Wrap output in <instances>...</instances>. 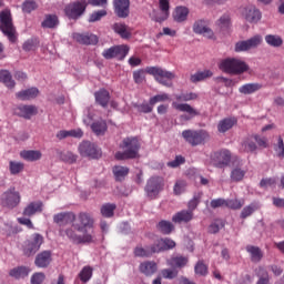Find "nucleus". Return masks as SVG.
Returning a JSON list of instances; mask_svg holds the SVG:
<instances>
[{"label":"nucleus","instance_id":"nucleus-1","mask_svg":"<svg viewBox=\"0 0 284 284\" xmlns=\"http://www.w3.org/2000/svg\"><path fill=\"white\" fill-rule=\"evenodd\" d=\"M54 223L60 225V236H68L72 243H92L94 241V219L91 214L64 212L53 216Z\"/></svg>","mask_w":284,"mask_h":284},{"label":"nucleus","instance_id":"nucleus-2","mask_svg":"<svg viewBox=\"0 0 284 284\" xmlns=\"http://www.w3.org/2000/svg\"><path fill=\"white\" fill-rule=\"evenodd\" d=\"M145 74H151L158 83H161V85H165L166 88H172V80L175 77L174 73L159 67H148L145 70L134 71L133 81L138 84L143 83V81H145Z\"/></svg>","mask_w":284,"mask_h":284},{"label":"nucleus","instance_id":"nucleus-3","mask_svg":"<svg viewBox=\"0 0 284 284\" xmlns=\"http://www.w3.org/2000/svg\"><path fill=\"white\" fill-rule=\"evenodd\" d=\"M121 148L123 152L119 151L115 153V159L118 161H125V159H136L139 156L141 142L136 138H126L123 140Z\"/></svg>","mask_w":284,"mask_h":284},{"label":"nucleus","instance_id":"nucleus-4","mask_svg":"<svg viewBox=\"0 0 284 284\" xmlns=\"http://www.w3.org/2000/svg\"><path fill=\"white\" fill-rule=\"evenodd\" d=\"M0 30L8 37L11 43L17 41V29H14V24L12 23L10 9H4L0 12Z\"/></svg>","mask_w":284,"mask_h":284},{"label":"nucleus","instance_id":"nucleus-5","mask_svg":"<svg viewBox=\"0 0 284 284\" xmlns=\"http://www.w3.org/2000/svg\"><path fill=\"white\" fill-rule=\"evenodd\" d=\"M248 69L247 63L236 58H227L220 62V70L229 74H243V72H247Z\"/></svg>","mask_w":284,"mask_h":284},{"label":"nucleus","instance_id":"nucleus-6","mask_svg":"<svg viewBox=\"0 0 284 284\" xmlns=\"http://www.w3.org/2000/svg\"><path fill=\"white\" fill-rule=\"evenodd\" d=\"M182 136L191 145H201V143H205V141L210 139V134L203 130L201 131L185 130L182 132Z\"/></svg>","mask_w":284,"mask_h":284},{"label":"nucleus","instance_id":"nucleus-7","mask_svg":"<svg viewBox=\"0 0 284 284\" xmlns=\"http://www.w3.org/2000/svg\"><path fill=\"white\" fill-rule=\"evenodd\" d=\"M263 43V36L255 34L247 40H242L235 43V52H247L248 50H255Z\"/></svg>","mask_w":284,"mask_h":284},{"label":"nucleus","instance_id":"nucleus-8","mask_svg":"<svg viewBox=\"0 0 284 284\" xmlns=\"http://www.w3.org/2000/svg\"><path fill=\"white\" fill-rule=\"evenodd\" d=\"M165 182L161 176H153L148 181L145 192L150 199H156L159 192L163 190Z\"/></svg>","mask_w":284,"mask_h":284},{"label":"nucleus","instance_id":"nucleus-9","mask_svg":"<svg viewBox=\"0 0 284 284\" xmlns=\"http://www.w3.org/2000/svg\"><path fill=\"white\" fill-rule=\"evenodd\" d=\"M85 8H88V1L80 0L68 4L64 8V12L69 19H79L85 12Z\"/></svg>","mask_w":284,"mask_h":284},{"label":"nucleus","instance_id":"nucleus-10","mask_svg":"<svg viewBox=\"0 0 284 284\" xmlns=\"http://www.w3.org/2000/svg\"><path fill=\"white\" fill-rule=\"evenodd\" d=\"M232 161V153L227 150H221L211 155V164L215 168H226Z\"/></svg>","mask_w":284,"mask_h":284},{"label":"nucleus","instance_id":"nucleus-11","mask_svg":"<svg viewBox=\"0 0 284 284\" xmlns=\"http://www.w3.org/2000/svg\"><path fill=\"white\" fill-rule=\"evenodd\" d=\"M41 245H43V237L41 234L34 233L31 239L24 243L23 252L27 256H32V254L39 252Z\"/></svg>","mask_w":284,"mask_h":284},{"label":"nucleus","instance_id":"nucleus-12","mask_svg":"<svg viewBox=\"0 0 284 284\" xmlns=\"http://www.w3.org/2000/svg\"><path fill=\"white\" fill-rule=\"evenodd\" d=\"M172 105L174 110H178V112L185 113L180 116L181 121H190L194 119V116H199V111L187 103L173 102Z\"/></svg>","mask_w":284,"mask_h":284},{"label":"nucleus","instance_id":"nucleus-13","mask_svg":"<svg viewBox=\"0 0 284 284\" xmlns=\"http://www.w3.org/2000/svg\"><path fill=\"white\" fill-rule=\"evenodd\" d=\"M160 12L153 11L150 17L153 21L161 23L170 17V0H159Z\"/></svg>","mask_w":284,"mask_h":284},{"label":"nucleus","instance_id":"nucleus-14","mask_svg":"<svg viewBox=\"0 0 284 284\" xmlns=\"http://www.w3.org/2000/svg\"><path fill=\"white\" fill-rule=\"evenodd\" d=\"M79 153L81 156H89V159H99L101 156V150L88 141L79 145Z\"/></svg>","mask_w":284,"mask_h":284},{"label":"nucleus","instance_id":"nucleus-15","mask_svg":"<svg viewBox=\"0 0 284 284\" xmlns=\"http://www.w3.org/2000/svg\"><path fill=\"white\" fill-rule=\"evenodd\" d=\"M2 205L6 207H17L21 203V195L14 189L4 192L1 196Z\"/></svg>","mask_w":284,"mask_h":284},{"label":"nucleus","instance_id":"nucleus-16","mask_svg":"<svg viewBox=\"0 0 284 284\" xmlns=\"http://www.w3.org/2000/svg\"><path fill=\"white\" fill-rule=\"evenodd\" d=\"M92 121H94V118H92L91 114H89L83 119L84 125H91V130L92 132H94V134H97V136H101V134H105V131L108 130V124L105 123V121L100 120L93 123Z\"/></svg>","mask_w":284,"mask_h":284},{"label":"nucleus","instance_id":"nucleus-17","mask_svg":"<svg viewBox=\"0 0 284 284\" xmlns=\"http://www.w3.org/2000/svg\"><path fill=\"white\" fill-rule=\"evenodd\" d=\"M113 8L120 19L130 17V0H113Z\"/></svg>","mask_w":284,"mask_h":284},{"label":"nucleus","instance_id":"nucleus-18","mask_svg":"<svg viewBox=\"0 0 284 284\" xmlns=\"http://www.w3.org/2000/svg\"><path fill=\"white\" fill-rule=\"evenodd\" d=\"M193 32L195 34H202L206 37V39H214V31L207 27V22L205 20H197L193 24Z\"/></svg>","mask_w":284,"mask_h":284},{"label":"nucleus","instance_id":"nucleus-19","mask_svg":"<svg viewBox=\"0 0 284 284\" xmlns=\"http://www.w3.org/2000/svg\"><path fill=\"white\" fill-rule=\"evenodd\" d=\"M38 112L39 109L34 105L20 104L14 109V114L22 116L23 119H32Z\"/></svg>","mask_w":284,"mask_h":284},{"label":"nucleus","instance_id":"nucleus-20","mask_svg":"<svg viewBox=\"0 0 284 284\" xmlns=\"http://www.w3.org/2000/svg\"><path fill=\"white\" fill-rule=\"evenodd\" d=\"M242 16L248 23H258L262 17L261 11L256 9V7H246L243 10Z\"/></svg>","mask_w":284,"mask_h":284},{"label":"nucleus","instance_id":"nucleus-21","mask_svg":"<svg viewBox=\"0 0 284 284\" xmlns=\"http://www.w3.org/2000/svg\"><path fill=\"white\" fill-rule=\"evenodd\" d=\"M113 31L121 37V39H131L133 29L123 22H116L112 26Z\"/></svg>","mask_w":284,"mask_h":284},{"label":"nucleus","instance_id":"nucleus-22","mask_svg":"<svg viewBox=\"0 0 284 284\" xmlns=\"http://www.w3.org/2000/svg\"><path fill=\"white\" fill-rule=\"evenodd\" d=\"M187 263H190V258L183 255H173L169 260H166V265H169V267H178L180 270L185 267Z\"/></svg>","mask_w":284,"mask_h":284},{"label":"nucleus","instance_id":"nucleus-23","mask_svg":"<svg viewBox=\"0 0 284 284\" xmlns=\"http://www.w3.org/2000/svg\"><path fill=\"white\" fill-rule=\"evenodd\" d=\"M73 39L84 45H97L99 43V38L95 34L73 33Z\"/></svg>","mask_w":284,"mask_h":284},{"label":"nucleus","instance_id":"nucleus-24","mask_svg":"<svg viewBox=\"0 0 284 284\" xmlns=\"http://www.w3.org/2000/svg\"><path fill=\"white\" fill-rule=\"evenodd\" d=\"M139 270L141 274H144V276H153V274H156L159 265L156 262L145 261L140 264Z\"/></svg>","mask_w":284,"mask_h":284},{"label":"nucleus","instance_id":"nucleus-25","mask_svg":"<svg viewBox=\"0 0 284 284\" xmlns=\"http://www.w3.org/2000/svg\"><path fill=\"white\" fill-rule=\"evenodd\" d=\"M176 247V242L171 239H161L156 245L153 246V252H165V250H172Z\"/></svg>","mask_w":284,"mask_h":284},{"label":"nucleus","instance_id":"nucleus-26","mask_svg":"<svg viewBox=\"0 0 284 284\" xmlns=\"http://www.w3.org/2000/svg\"><path fill=\"white\" fill-rule=\"evenodd\" d=\"M40 212H43V202L41 201L31 202L23 210L24 216H34V214Z\"/></svg>","mask_w":284,"mask_h":284},{"label":"nucleus","instance_id":"nucleus-27","mask_svg":"<svg viewBox=\"0 0 284 284\" xmlns=\"http://www.w3.org/2000/svg\"><path fill=\"white\" fill-rule=\"evenodd\" d=\"M50 263H52V253L50 251L38 254L34 262L37 267H48Z\"/></svg>","mask_w":284,"mask_h":284},{"label":"nucleus","instance_id":"nucleus-28","mask_svg":"<svg viewBox=\"0 0 284 284\" xmlns=\"http://www.w3.org/2000/svg\"><path fill=\"white\" fill-rule=\"evenodd\" d=\"M16 97L17 99H20V101H30L31 99H37L39 97V89L30 88L27 90H22L16 93Z\"/></svg>","mask_w":284,"mask_h":284},{"label":"nucleus","instance_id":"nucleus-29","mask_svg":"<svg viewBox=\"0 0 284 284\" xmlns=\"http://www.w3.org/2000/svg\"><path fill=\"white\" fill-rule=\"evenodd\" d=\"M194 219V213L192 211L183 210L173 215V223H190Z\"/></svg>","mask_w":284,"mask_h":284},{"label":"nucleus","instance_id":"nucleus-30","mask_svg":"<svg viewBox=\"0 0 284 284\" xmlns=\"http://www.w3.org/2000/svg\"><path fill=\"white\" fill-rule=\"evenodd\" d=\"M20 156L24 161L34 162L41 161V156H43V154L39 150H24L20 153Z\"/></svg>","mask_w":284,"mask_h":284},{"label":"nucleus","instance_id":"nucleus-31","mask_svg":"<svg viewBox=\"0 0 284 284\" xmlns=\"http://www.w3.org/2000/svg\"><path fill=\"white\" fill-rule=\"evenodd\" d=\"M68 136H72L73 139H81V136H83V131H81V129H72L69 131L61 130L57 133V139L60 141L68 139Z\"/></svg>","mask_w":284,"mask_h":284},{"label":"nucleus","instance_id":"nucleus-32","mask_svg":"<svg viewBox=\"0 0 284 284\" xmlns=\"http://www.w3.org/2000/svg\"><path fill=\"white\" fill-rule=\"evenodd\" d=\"M190 14V9L186 7H176L173 12V19L178 23H183L187 19V16Z\"/></svg>","mask_w":284,"mask_h":284},{"label":"nucleus","instance_id":"nucleus-33","mask_svg":"<svg viewBox=\"0 0 284 284\" xmlns=\"http://www.w3.org/2000/svg\"><path fill=\"white\" fill-rule=\"evenodd\" d=\"M97 103L105 108L108 103H110V92L105 89H101L100 91L95 92L94 94Z\"/></svg>","mask_w":284,"mask_h":284},{"label":"nucleus","instance_id":"nucleus-34","mask_svg":"<svg viewBox=\"0 0 284 284\" xmlns=\"http://www.w3.org/2000/svg\"><path fill=\"white\" fill-rule=\"evenodd\" d=\"M240 152H256V143L254 142L253 135L250 138H246L240 146Z\"/></svg>","mask_w":284,"mask_h":284},{"label":"nucleus","instance_id":"nucleus-35","mask_svg":"<svg viewBox=\"0 0 284 284\" xmlns=\"http://www.w3.org/2000/svg\"><path fill=\"white\" fill-rule=\"evenodd\" d=\"M246 252H248L253 263H260V261L263 258V251H261L257 246L248 245L246 246Z\"/></svg>","mask_w":284,"mask_h":284},{"label":"nucleus","instance_id":"nucleus-36","mask_svg":"<svg viewBox=\"0 0 284 284\" xmlns=\"http://www.w3.org/2000/svg\"><path fill=\"white\" fill-rule=\"evenodd\" d=\"M261 88H263L261 83H246L239 89V92H241V94H254V92H258Z\"/></svg>","mask_w":284,"mask_h":284},{"label":"nucleus","instance_id":"nucleus-37","mask_svg":"<svg viewBox=\"0 0 284 284\" xmlns=\"http://www.w3.org/2000/svg\"><path fill=\"white\" fill-rule=\"evenodd\" d=\"M265 42L267 45H271V48H281V45H283V38L277 34H267L265 36Z\"/></svg>","mask_w":284,"mask_h":284},{"label":"nucleus","instance_id":"nucleus-38","mask_svg":"<svg viewBox=\"0 0 284 284\" xmlns=\"http://www.w3.org/2000/svg\"><path fill=\"white\" fill-rule=\"evenodd\" d=\"M0 83H4L7 88H14L16 83L12 80V74L8 70L0 71Z\"/></svg>","mask_w":284,"mask_h":284},{"label":"nucleus","instance_id":"nucleus-39","mask_svg":"<svg viewBox=\"0 0 284 284\" xmlns=\"http://www.w3.org/2000/svg\"><path fill=\"white\" fill-rule=\"evenodd\" d=\"M9 274L13 278H26V276L30 274V268L26 266L16 267V268H12Z\"/></svg>","mask_w":284,"mask_h":284},{"label":"nucleus","instance_id":"nucleus-40","mask_svg":"<svg viewBox=\"0 0 284 284\" xmlns=\"http://www.w3.org/2000/svg\"><path fill=\"white\" fill-rule=\"evenodd\" d=\"M210 77H212V71L210 70L199 71L191 75V82L199 83L201 81H205V79H210Z\"/></svg>","mask_w":284,"mask_h":284},{"label":"nucleus","instance_id":"nucleus-41","mask_svg":"<svg viewBox=\"0 0 284 284\" xmlns=\"http://www.w3.org/2000/svg\"><path fill=\"white\" fill-rule=\"evenodd\" d=\"M236 124V119H224L219 123L217 130L219 132H227V130H232Z\"/></svg>","mask_w":284,"mask_h":284},{"label":"nucleus","instance_id":"nucleus-42","mask_svg":"<svg viewBox=\"0 0 284 284\" xmlns=\"http://www.w3.org/2000/svg\"><path fill=\"white\" fill-rule=\"evenodd\" d=\"M57 26H59V18L55 14H48L42 21V28L52 29L57 28Z\"/></svg>","mask_w":284,"mask_h":284},{"label":"nucleus","instance_id":"nucleus-43","mask_svg":"<svg viewBox=\"0 0 284 284\" xmlns=\"http://www.w3.org/2000/svg\"><path fill=\"white\" fill-rule=\"evenodd\" d=\"M130 52V47L128 44L115 45V59L123 61L128 53Z\"/></svg>","mask_w":284,"mask_h":284},{"label":"nucleus","instance_id":"nucleus-44","mask_svg":"<svg viewBox=\"0 0 284 284\" xmlns=\"http://www.w3.org/2000/svg\"><path fill=\"white\" fill-rule=\"evenodd\" d=\"M256 274L260 278L256 284H270V275L267 274V270H265L263 266H260L256 270Z\"/></svg>","mask_w":284,"mask_h":284},{"label":"nucleus","instance_id":"nucleus-45","mask_svg":"<svg viewBox=\"0 0 284 284\" xmlns=\"http://www.w3.org/2000/svg\"><path fill=\"white\" fill-rule=\"evenodd\" d=\"M130 170L125 166H114L113 168V174L116 179V181H123L125 176H128Z\"/></svg>","mask_w":284,"mask_h":284},{"label":"nucleus","instance_id":"nucleus-46","mask_svg":"<svg viewBox=\"0 0 284 284\" xmlns=\"http://www.w3.org/2000/svg\"><path fill=\"white\" fill-rule=\"evenodd\" d=\"M187 182H185L184 180H178L173 186V194H175V196H181V194L185 192Z\"/></svg>","mask_w":284,"mask_h":284},{"label":"nucleus","instance_id":"nucleus-47","mask_svg":"<svg viewBox=\"0 0 284 284\" xmlns=\"http://www.w3.org/2000/svg\"><path fill=\"white\" fill-rule=\"evenodd\" d=\"M37 48H39V40L37 39H29L22 45V50H24V52H34Z\"/></svg>","mask_w":284,"mask_h":284},{"label":"nucleus","instance_id":"nucleus-48","mask_svg":"<svg viewBox=\"0 0 284 284\" xmlns=\"http://www.w3.org/2000/svg\"><path fill=\"white\" fill-rule=\"evenodd\" d=\"M194 272L197 276H207V264L203 261H199L194 266Z\"/></svg>","mask_w":284,"mask_h":284},{"label":"nucleus","instance_id":"nucleus-49","mask_svg":"<svg viewBox=\"0 0 284 284\" xmlns=\"http://www.w3.org/2000/svg\"><path fill=\"white\" fill-rule=\"evenodd\" d=\"M114 210H116V205L114 204H104L101 207V214L102 216H105L106 219H110L114 216Z\"/></svg>","mask_w":284,"mask_h":284},{"label":"nucleus","instance_id":"nucleus-50","mask_svg":"<svg viewBox=\"0 0 284 284\" xmlns=\"http://www.w3.org/2000/svg\"><path fill=\"white\" fill-rule=\"evenodd\" d=\"M158 230L162 232V234H171L172 230H174V225L168 221H161L158 224Z\"/></svg>","mask_w":284,"mask_h":284},{"label":"nucleus","instance_id":"nucleus-51","mask_svg":"<svg viewBox=\"0 0 284 284\" xmlns=\"http://www.w3.org/2000/svg\"><path fill=\"white\" fill-rule=\"evenodd\" d=\"M243 205H245L244 200H226V207H229L230 210H241Z\"/></svg>","mask_w":284,"mask_h":284},{"label":"nucleus","instance_id":"nucleus-52","mask_svg":"<svg viewBox=\"0 0 284 284\" xmlns=\"http://www.w3.org/2000/svg\"><path fill=\"white\" fill-rule=\"evenodd\" d=\"M274 152L277 159H284V142L283 138L277 139V143L274 144Z\"/></svg>","mask_w":284,"mask_h":284},{"label":"nucleus","instance_id":"nucleus-53","mask_svg":"<svg viewBox=\"0 0 284 284\" xmlns=\"http://www.w3.org/2000/svg\"><path fill=\"white\" fill-rule=\"evenodd\" d=\"M106 16H108V11H105V9L94 11L93 13H91L89 18V22L94 23L97 21H101V19H103V17H106Z\"/></svg>","mask_w":284,"mask_h":284},{"label":"nucleus","instance_id":"nucleus-54","mask_svg":"<svg viewBox=\"0 0 284 284\" xmlns=\"http://www.w3.org/2000/svg\"><path fill=\"white\" fill-rule=\"evenodd\" d=\"M79 276L82 283H88V281L92 278V267L84 266L80 272Z\"/></svg>","mask_w":284,"mask_h":284},{"label":"nucleus","instance_id":"nucleus-55","mask_svg":"<svg viewBox=\"0 0 284 284\" xmlns=\"http://www.w3.org/2000/svg\"><path fill=\"white\" fill-rule=\"evenodd\" d=\"M170 101V95L168 93H160L150 99V105H156V103H163Z\"/></svg>","mask_w":284,"mask_h":284},{"label":"nucleus","instance_id":"nucleus-56","mask_svg":"<svg viewBox=\"0 0 284 284\" xmlns=\"http://www.w3.org/2000/svg\"><path fill=\"white\" fill-rule=\"evenodd\" d=\"M154 247L150 248H143L141 246H136L134 250V255L140 257H148L152 254H154Z\"/></svg>","mask_w":284,"mask_h":284},{"label":"nucleus","instance_id":"nucleus-57","mask_svg":"<svg viewBox=\"0 0 284 284\" xmlns=\"http://www.w3.org/2000/svg\"><path fill=\"white\" fill-rule=\"evenodd\" d=\"M61 161H64V163H77V154L67 151V152H62L60 155Z\"/></svg>","mask_w":284,"mask_h":284},{"label":"nucleus","instance_id":"nucleus-58","mask_svg":"<svg viewBox=\"0 0 284 284\" xmlns=\"http://www.w3.org/2000/svg\"><path fill=\"white\" fill-rule=\"evenodd\" d=\"M225 227V222L222 220H216L209 226L210 234H216V232H220V230H223Z\"/></svg>","mask_w":284,"mask_h":284},{"label":"nucleus","instance_id":"nucleus-59","mask_svg":"<svg viewBox=\"0 0 284 284\" xmlns=\"http://www.w3.org/2000/svg\"><path fill=\"white\" fill-rule=\"evenodd\" d=\"M244 178H245V171L241 170L240 168H236L231 172V181L239 182V181H243Z\"/></svg>","mask_w":284,"mask_h":284},{"label":"nucleus","instance_id":"nucleus-60","mask_svg":"<svg viewBox=\"0 0 284 284\" xmlns=\"http://www.w3.org/2000/svg\"><path fill=\"white\" fill-rule=\"evenodd\" d=\"M231 23L232 22L230 19V14H224L217 20V26H219V28H221V30H227V28H230Z\"/></svg>","mask_w":284,"mask_h":284},{"label":"nucleus","instance_id":"nucleus-61","mask_svg":"<svg viewBox=\"0 0 284 284\" xmlns=\"http://www.w3.org/2000/svg\"><path fill=\"white\" fill-rule=\"evenodd\" d=\"M201 193H197L193 196V199L189 202V212H192L194 214V210H196V207H199V203L201 202Z\"/></svg>","mask_w":284,"mask_h":284},{"label":"nucleus","instance_id":"nucleus-62","mask_svg":"<svg viewBox=\"0 0 284 284\" xmlns=\"http://www.w3.org/2000/svg\"><path fill=\"white\" fill-rule=\"evenodd\" d=\"M258 210V206L256 204H251L248 206H245L243 210H242V213H241V217L242 219H247V216H252V214H254V212Z\"/></svg>","mask_w":284,"mask_h":284},{"label":"nucleus","instance_id":"nucleus-63","mask_svg":"<svg viewBox=\"0 0 284 284\" xmlns=\"http://www.w3.org/2000/svg\"><path fill=\"white\" fill-rule=\"evenodd\" d=\"M37 10V2L34 0H27L22 4V12L30 13Z\"/></svg>","mask_w":284,"mask_h":284},{"label":"nucleus","instance_id":"nucleus-64","mask_svg":"<svg viewBox=\"0 0 284 284\" xmlns=\"http://www.w3.org/2000/svg\"><path fill=\"white\" fill-rule=\"evenodd\" d=\"M175 99L178 101H194L196 99H199V95L196 93H182L180 95H176Z\"/></svg>","mask_w":284,"mask_h":284}]
</instances>
